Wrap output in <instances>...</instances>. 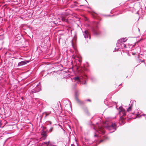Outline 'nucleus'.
Listing matches in <instances>:
<instances>
[{
    "mask_svg": "<svg viewBox=\"0 0 146 146\" xmlns=\"http://www.w3.org/2000/svg\"><path fill=\"white\" fill-rule=\"evenodd\" d=\"M105 127L108 130L110 131V132H113L116 130L117 127L115 123H113L111 122L106 121L105 123Z\"/></svg>",
    "mask_w": 146,
    "mask_h": 146,
    "instance_id": "nucleus-1",
    "label": "nucleus"
},
{
    "mask_svg": "<svg viewBox=\"0 0 146 146\" xmlns=\"http://www.w3.org/2000/svg\"><path fill=\"white\" fill-rule=\"evenodd\" d=\"M119 113L121 115L122 114L123 116L126 115V113L124 110L123 108L122 107L120 106L119 107Z\"/></svg>",
    "mask_w": 146,
    "mask_h": 146,
    "instance_id": "nucleus-3",
    "label": "nucleus"
},
{
    "mask_svg": "<svg viewBox=\"0 0 146 146\" xmlns=\"http://www.w3.org/2000/svg\"><path fill=\"white\" fill-rule=\"evenodd\" d=\"M62 21L64 22H66L67 23H68V21L64 17H62Z\"/></svg>",
    "mask_w": 146,
    "mask_h": 146,
    "instance_id": "nucleus-13",
    "label": "nucleus"
},
{
    "mask_svg": "<svg viewBox=\"0 0 146 146\" xmlns=\"http://www.w3.org/2000/svg\"><path fill=\"white\" fill-rule=\"evenodd\" d=\"M87 78V76L85 75L83 77H79L78 76H76L74 77L73 78V79L75 81H77L79 82H80L83 79H86Z\"/></svg>",
    "mask_w": 146,
    "mask_h": 146,
    "instance_id": "nucleus-2",
    "label": "nucleus"
},
{
    "mask_svg": "<svg viewBox=\"0 0 146 146\" xmlns=\"http://www.w3.org/2000/svg\"><path fill=\"white\" fill-rule=\"evenodd\" d=\"M124 119V117L123 116L120 117V119L121 120V121L122 123H123V119Z\"/></svg>",
    "mask_w": 146,
    "mask_h": 146,
    "instance_id": "nucleus-15",
    "label": "nucleus"
},
{
    "mask_svg": "<svg viewBox=\"0 0 146 146\" xmlns=\"http://www.w3.org/2000/svg\"><path fill=\"white\" fill-rule=\"evenodd\" d=\"M98 132L99 133L104 134L105 133V131L104 128L102 127H99Z\"/></svg>",
    "mask_w": 146,
    "mask_h": 146,
    "instance_id": "nucleus-7",
    "label": "nucleus"
},
{
    "mask_svg": "<svg viewBox=\"0 0 146 146\" xmlns=\"http://www.w3.org/2000/svg\"><path fill=\"white\" fill-rule=\"evenodd\" d=\"M132 114L133 115H134V113H133Z\"/></svg>",
    "mask_w": 146,
    "mask_h": 146,
    "instance_id": "nucleus-30",
    "label": "nucleus"
},
{
    "mask_svg": "<svg viewBox=\"0 0 146 146\" xmlns=\"http://www.w3.org/2000/svg\"><path fill=\"white\" fill-rule=\"evenodd\" d=\"M1 125V121L0 120V127H2Z\"/></svg>",
    "mask_w": 146,
    "mask_h": 146,
    "instance_id": "nucleus-18",
    "label": "nucleus"
},
{
    "mask_svg": "<svg viewBox=\"0 0 146 146\" xmlns=\"http://www.w3.org/2000/svg\"><path fill=\"white\" fill-rule=\"evenodd\" d=\"M87 101H90V99H88V100H87Z\"/></svg>",
    "mask_w": 146,
    "mask_h": 146,
    "instance_id": "nucleus-24",
    "label": "nucleus"
},
{
    "mask_svg": "<svg viewBox=\"0 0 146 146\" xmlns=\"http://www.w3.org/2000/svg\"><path fill=\"white\" fill-rule=\"evenodd\" d=\"M51 122H50V125H51Z\"/></svg>",
    "mask_w": 146,
    "mask_h": 146,
    "instance_id": "nucleus-28",
    "label": "nucleus"
},
{
    "mask_svg": "<svg viewBox=\"0 0 146 146\" xmlns=\"http://www.w3.org/2000/svg\"><path fill=\"white\" fill-rule=\"evenodd\" d=\"M29 62L28 61H22L19 62L18 64V66L24 65Z\"/></svg>",
    "mask_w": 146,
    "mask_h": 146,
    "instance_id": "nucleus-9",
    "label": "nucleus"
},
{
    "mask_svg": "<svg viewBox=\"0 0 146 146\" xmlns=\"http://www.w3.org/2000/svg\"><path fill=\"white\" fill-rule=\"evenodd\" d=\"M133 106V105L132 104H131V106L129 107L127 109V111H131L132 107Z\"/></svg>",
    "mask_w": 146,
    "mask_h": 146,
    "instance_id": "nucleus-14",
    "label": "nucleus"
},
{
    "mask_svg": "<svg viewBox=\"0 0 146 146\" xmlns=\"http://www.w3.org/2000/svg\"><path fill=\"white\" fill-rule=\"evenodd\" d=\"M79 92L78 91H76V92L75 98H76V100L78 102H80V101L78 99V97H77L79 95Z\"/></svg>",
    "mask_w": 146,
    "mask_h": 146,
    "instance_id": "nucleus-12",
    "label": "nucleus"
},
{
    "mask_svg": "<svg viewBox=\"0 0 146 146\" xmlns=\"http://www.w3.org/2000/svg\"><path fill=\"white\" fill-rule=\"evenodd\" d=\"M49 114H47V113H46L45 115V117H46Z\"/></svg>",
    "mask_w": 146,
    "mask_h": 146,
    "instance_id": "nucleus-20",
    "label": "nucleus"
},
{
    "mask_svg": "<svg viewBox=\"0 0 146 146\" xmlns=\"http://www.w3.org/2000/svg\"><path fill=\"white\" fill-rule=\"evenodd\" d=\"M28 27L29 28H30H30H31L30 26H28Z\"/></svg>",
    "mask_w": 146,
    "mask_h": 146,
    "instance_id": "nucleus-25",
    "label": "nucleus"
},
{
    "mask_svg": "<svg viewBox=\"0 0 146 146\" xmlns=\"http://www.w3.org/2000/svg\"><path fill=\"white\" fill-rule=\"evenodd\" d=\"M127 39L126 38H123L122 39L119 40L117 41V45L118 46V45L120 44V43L125 42L127 41Z\"/></svg>",
    "mask_w": 146,
    "mask_h": 146,
    "instance_id": "nucleus-5",
    "label": "nucleus"
},
{
    "mask_svg": "<svg viewBox=\"0 0 146 146\" xmlns=\"http://www.w3.org/2000/svg\"><path fill=\"white\" fill-rule=\"evenodd\" d=\"M116 50V48H115V50H114V51ZM113 52H114V51Z\"/></svg>",
    "mask_w": 146,
    "mask_h": 146,
    "instance_id": "nucleus-26",
    "label": "nucleus"
},
{
    "mask_svg": "<svg viewBox=\"0 0 146 146\" xmlns=\"http://www.w3.org/2000/svg\"><path fill=\"white\" fill-rule=\"evenodd\" d=\"M40 146H54L50 144V141L44 142L41 144Z\"/></svg>",
    "mask_w": 146,
    "mask_h": 146,
    "instance_id": "nucleus-8",
    "label": "nucleus"
},
{
    "mask_svg": "<svg viewBox=\"0 0 146 146\" xmlns=\"http://www.w3.org/2000/svg\"><path fill=\"white\" fill-rule=\"evenodd\" d=\"M136 117H135V118H133V119H135L136 117H138V114L136 113Z\"/></svg>",
    "mask_w": 146,
    "mask_h": 146,
    "instance_id": "nucleus-17",
    "label": "nucleus"
},
{
    "mask_svg": "<svg viewBox=\"0 0 146 146\" xmlns=\"http://www.w3.org/2000/svg\"><path fill=\"white\" fill-rule=\"evenodd\" d=\"M79 62H80H80H82V60H81V59H79Z\"/></svg>",
    "mask_w": 146,
    "mask_h": 146,
    "instance_id": "nucleus-22",
    "label": "nucleus"
},
{
    "mask_svg": "<svg viewBox=\"0 0 146 146\" xmlns=\"http://www.w3.org/2000/svg\"><path fill=\"white\" fill-rule=\"evenodd\" d=\"M81 84H86V81L85 80V82L83 83V82H82V83H81Z\"/></svg>",
    "mask_w": 146,
    "mask_h": 146,
    "instance_id": "nucleus-21",
    "label": "nucleus"
},
{
    "mask_svg": "<svg viewBox=\"0 0 146 146\" xmlns=\"http://www.w3.org/2000/svg\"><path fill=\"white\" fill-rule=\"evenodd\" d=\"M71 146H74V145L73 144H72L71 145Z\"/></svg>",
    "mask_w": 146,
    "mask_h": 146,
    "instance_id": "nucleus-27",
    "label": "nucleus"
},
{
    "mask_svg": "<svg viewBox=\"0 0 146 146\" xmlns=\"http://www.w3.org/2000/svg\"><path fill=\"white\" fill-rule=\"evenodd\" d=\"M104 140L103 139H102L99 142V143H100L101 142H102Z\"/></svg>",
    "mask_w": 146,
    "mask_h": 146,
    "instance_id": "nucleus-19",
    "label": "nucleus"
},
{
    "mask_svg": "<svg viewBox=\"0 0 146 146\" xmlns=\"http://www.w3.org/2000/svg\"><path fill=\"white\" fill-rule=\"evenodd\" d=\"M138 30H139V29H138Z\"/></svg>",
    "mask_w": 146,
    "mask_h": 146,
    "instance_id": "nucleus-31",
    "label": "nucleus"
},
{
    "mask_svg": "<svg viewBox=\"0 0 146 146\" xmlns=\"http://www.w3.org/2000/svg\"><path fill=\"white\" fill-rule=\"evenodd\" d=\"M32 93H35V91L33 90L32 91Z\"/></svg>",
    "mask_w": 146,
    "mask_h": 146,
    "instance_id": "nucleus-23",
    "label": "nucleus"
},
{
    "mask_svg": "<svg viewBox=\"0 0 146 146\" xmlns=\"http://www.w3.org/2000/svg\"><path fill=\"white\" fill-rule=\"evenodd\" d=\"M97 27L96 26V28H93L92 29V30L94 33L96 35H98V31L96 29L97 28Z\"/></svg>",
    "mask_w": 146,
    "mask_h": 146,
    "instance_id": "nucleus-10",
    "label": "nucleus"
},
{
    "mask_svg": "<svg viewBox=\"0 0 146 146\" xmlns=\"http://www.w3.org/2000/svg\"><path fill=\"white\" fill-rule=\"evenodd\" d=\"M95 136H97V135H95Z\"/></svg>",
    "mask_w": 146,
    "mask_h": 146,
    "instance_id": "nucleus-29",
    "label": "nucleus"
},
{
    "mask_svg": "<svg viewBox=\"0 0 146 146\" xmlns=\"http://www.w3.org/2000/svg\"><path fill=\"white\" fill-rule=\"evenodd\" d=\"M117 46L118 47H121L122 48L124 47L125 48L127 47L126 46V45L125 44L123 43H120V44L118 45V46Z\"/></svg>",
    "mask_w": 146,
    "mask_h": 146,
    "instance_id": "nucleus-11",
    "label": "nucleus"
},
{
    "mask_svg": "<svg viewBox=\"0 0 146 146\" xmlns=\"http://www.w3.org/2000/svg\"><path fill=\"white\" fill-rule=\"evenodd\" d=\"M41 134L42 136V137L41 138V139H45L47 136L46 132L43 130H42L41 132Z\"/></svg>",
    "mask_w": 146,
    "mask_h": 146,
    "instance_id": "nucleus-6",
    "label": "nucleus"
},
{
    "mask_svg": "<svg viewBox=\"0 0 146 146\" xmlns=\"http://www.w3.org/2000/svg\"><path fill=\"white\" fill-rule=\"evenodd\" d=\"M83 35L85 38H88L89 37V39L90 38V34L88 31L85 30L84 32H83Z\"/></svg>",
    "mask_w": 146,
    "mask_h": 146,
    "instance_id": "nucleus-4",
    "label": "nucleus"
},
{
    "mask_svg": "<svg viewBox=\"0 0 146 146\" xmlns=\"http://www.w3.org/2000/svg\"><path fill=\"white\" fill-rule=\"evenodd\" d=\"M53 127H51L50 129H49V131L51 132L52 131H53Z\"/></svg>",
    "mask_w": 146,
    "mask_h": 146,
    "instance_id": "nucleus-16",
    "label": "nucleus"
}]
</instances>
